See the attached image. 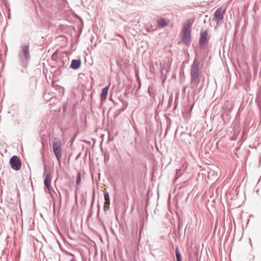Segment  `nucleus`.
I'll use <instances>...</instances> for the list:
<instances>
[{
    "label": "nucleus",
    "instance_id": "1",
    "mask_svg": "<svg viewBox=\"0 0 261 261\" xmlns=\"http://www.w3.org/2000/svg\"><path fill=\"white\" fill-rule=\"evenodd\" d=\"M194 22V19H188L183 27V42L186 44L190 43L191 40V27Z\"/></svg>",
    "mask_w": 261,
    "mask_h": 261
},
{
    "label": "nucleus",
    "instance_id": "2",
    "mask_svg": "<svg viewBox=\"0 0 261 261\" xmlns=\"http://www.w3.org/2000/svg\"><path fill=\"white\" fill-rule=\"evenodd\" d=\"M198 66V61L197 60H195L192 65L191 70V83L195 85H197L199 82Z\"/></svg>",
    "mask_w": 261,
    "mask_h": 261
},
{
    "label": "nucleus",
    "instance_id": "3",
    "mask_svg": "<svg viewBox=\"0 0 261 261\" xmlns=\"http://www.w3.org/2000/svg\"><path fill=\"white\" fill-rule=\"evenodd\" d=\"M61 141L58 139H55L53 144L54 153L59 162L61 158Z\"/></svg>",
    "mask_w": 261,
    "mask_h": 261
},
{
    "label": "nucleus",
    "instance_id": "4",
    "mask_svg": "<svg viewBox=\"0 0 261 261\" xmlns=\"http://www.w3.org/2000/svg\"><path fill=\"white\" fill-rule=\"evenodd\" d=\"M226 10L223 9L222 7L219 8L215 12L213 20L218 24L221 22L224 18V15L225 13Z\"/></svg>",
    "mask_w": 261,
    "mask_h": 261
},
{
    "label": "nucleus",
    "instance_id": "5",
    "mask_svg": "<svg viewBox=\"0 0 261 261\" xmlns=\"http://www.w3.org/2000/svg\"><path fill=\"white\" fill-rule=\"evenodd\" d=\"M11 167L15 170H19L21 168V162L19 158L16 155L13 156L10 160Z\"/></svg>",
    "mask_w": 261,
    "mask_h": 261
},
{
    "label": "nucleus",
    "instance_id": "6",
    "mask_svg": "<svg viewBox=\"0 0 261 261\" xmlns=\"http://www.w3.org/2000/svg\"><path fill=\"white\" fill-rule=\"evenodd\" d=\"M51 178L50 177V173H47L45 175V179L44 180V183L48 190V192H50V182H51Z\"/></svg>",
    "mask_w": 261,
    "mask_h": 261
},
{
    "label": "nucleus",
    "instance_id": "7",
    "mask_svg": "<svg viewBox=\"0 0 261 261\" xmlns=\"http://www.w3.org/2000/svg\"><path fill=\"white\" fill-rule=\"evenodd\" d=\"M109 86H110V84L108 86H107L106 87L102 89V93L101 94V96H100L101 100L102 101H104L107 98Z\"/></svg>",
    "mask_w": 261,
    "mask_h": 261
},
{
    "label": "nucleus",
    "instance_id": "8",
    "mask_svg": "<svg viewBox=\"0 0 261 261\" xmlns=\"http://www.w3.org/2000/svg\"><path fill=\"white\" fill-rule=\"evenodd\" d=\"M81 64L80 60H72L70 64V67L73 69H77L80 67Z\"/></svg>",
    "mask_w": 261,
    "mask_h": 261
},
{
    "label": "nucleus",
    "instance_id": "9",
    "mask_svg": "<svg viewBox=\"0 0 261 261\" xmlns=\"http://www.w3.org/2000/svg\"><path fill=\"white\" fill-rule=\"evenodd\" d=\"M156 22L159 27L164 28L166 27L168 22L163 18H160L156 20Z\"/></svg>",
    "mask_w": 261,
    "mask_h": 261
},
{
    "label": "nucleus",
    "instance_id": "10",
    "mask_svg": "<svg viewBox=\"0 0 261 261\" xmlns=\"http://www.w3.org/2000/svg\"><path fill=\"white\" fill-rule=\"evenodd\" d=\"M207 33L206 32H202L200 34V37L199 39V43L200 44H204L206 40Z\"/></svg>",
    "mask_w": 261,
    "mask_h": 261
},
{
    "label": "nucleus",
    "instance_id": "11",
    "mask_svg": "<svg viewBox=\"0 0 261 261\" xmlns=\"http://www.w3.org/2000/svg\"><path fill=\"white\" fill-rule=\"evenodd\" d=\"M22 52L23 55L26 58H28L29 56V50L28 46H24L22 47Z\"/></svg>",
    "mask_w": 261,
    "mask_h": 261
},
{
    "label": "nucleus",
    "instance_id": "12",
    "mask_svg": "<svg viewBox=\"0 0 261 261\" xmlns=\"http://www.w3.org/2000/svg\"><path fill=\"white\" fill-rule=\"evenodd\" d=\"M175 254L177 261L181 260V255L178 248H176L175 251Z\"/></svg>",
    "mask_w": 261,
    "mask_h": 261
},
{
    "label": "nucleus",
    "instance_id": "13",
    "mask_svg": "<svg viewBox=\"0 0 261 261\" xmlns=\"http://www.w3.org/2000/svg\"><path fill=\"white\" fill-rule=\"evenodd\" d=\"M110 204V201H105L103 205V210L105 212H107L108 210Z\"/></svg>",
    "mask_w": 261,
    "mask_h": 261
},
{
    "label": "nucleus",
    "instance_id": "14",
    "mask_svg": "<svg viewBox=\"0 0 261 261\" xmlns=\"http://www.w3.org/2000/svg\"><path fill=\"white\" fill-rule=\"evenodd\" d=\"M104 198L105 201H110L109 194L108 192H105L104 193Z\"/></svg>",
    "mask_w": 261,
    "mask_h": 261
},
{
    "label": "nucleus",
    "instance_id": "15",
    "mask_svg": "<svg viewBox=\"0 0 261 261\" xmlns=\"http://www.w3.org/2000/svg\"><path fill=\"white\" fill-rule=\"evenodd\" d=\"M81 181V174L80 173H78L77 179H76V184L77 185H80Z\"/></svg>",
    "mask_w": 261,
    "mask_h": 261
},
{
    "label": "nucleus",
    "instance_id": "16",
    "mask_svg": "<svg viewBox=\"0 0 261 261\" xmlns=\"http://www.w3.org/2000/svg\"><path fill=\"white\" fill-rule=\"evenodd\" d=\"M55 53L53 55L52 57L53 58L55 56Z\"/></svg>",
    "mask_w": 261,
    "mask_h": 261
}]
</instances>
